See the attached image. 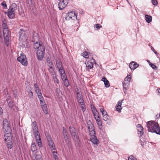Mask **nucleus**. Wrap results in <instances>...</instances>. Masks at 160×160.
I'll use <instances>...</instances> for the list:
<instances>
[{"instance_id":"11","label":"nucleus","mask_w":160,"mask_h":160,"mask_svg":"<svg viewBox=\"0 0 160 160\" xmlns=\"http://www.w3.org/2000/svg\"><path fill=\"white\" fill-rule=\"evenodd\" d=\"M90 141L92 142V145L96 147L99 143L98 140L96 136L94 135H91Z\"/></svg>"},{"instance_id":"42","label":"nucleus","mask_w":160,"mask_h":160,"mask_svg":"<svg viewBox=\"0 0 160 160\" xmlns=\"http://www.w3.org/2000/svg\"><path fill=\"white\" fill-rule=\"evenodd\" d=\"M58 69H59V72L60 74V75H61L62 74H63L64 73H65L64 70L63 69V68L62 67V68H59Z\"/></svg>"},{"instance_id":"52","label":"nucleus","mask_w":160,"mask_h":160,"mask_svg":"<svg viewBox=\"0 0 160 160\" xmlns=\"http://www.w3.org/2000/svg\"><path fill=\"white\" fill-rule=\"evenodd\" d=\"M92 110V112L93 113L96 112V111H98L96 109L95 107L93 106L92 107L91 106Z\"/></svg>"},{"instance_id":"63","label":"nucleus","mask_w":160,"mask_h":160,"mask_svg":"<svg viewBox=\"0 0 160 160\" xmlns=\"http://www.w3.org/2000/svg\"><path fill=\"white\" fill-rule=\"evenodd\" d=\"M153 52L155 54H157V52L155 50H154V51Z\"/></svg>"},{"instance_id":"55","label":"nucleus","mask_w":160,"mask_h":160,"mask_svg":"<svg viewBox=\"0 0 160 160\" xmlns=\"http://www.w3.org/2000/svg\"><path fill=\"white\" fill-rule=\"evenodd\" d=\"M27 3L29 5H31L32 3V0H27Z\"/></svg>"},{"instance_id":"3","label":"nucleus","mask_w":160,"mask_h":160,"mask_svg":"<svg viewBox=\"0 0 160 160\" xmlns=\"http://www.w3.org/2000/svg\"><path fill=\"white\" fill-rule=\"evenodd\" d=\"M5 22V21L3 22L2 27L3 29V32L4 42L7 46L8 47V46L9 41V31Z\"/></svg>"},{"instance_id":"28","label":"nucleus","mask_w":160,"mask_h":160,"mask_svg":"<svg viewBox=\"0 0 160 160\" xmlns=\"http://www.w3.org/2000/svg\"><path fill=\"white\" fill-rule=\"evenodd\" d=\"M56 65L57 68L59 69L62 67V64L60 60H57L56 61Z\"/></svg>"},{"instance_id":"36","label":"nucleus","mask_w":160,"mask_h":160,"mask_svg":"<svg viewBox=\"0 0 160 160\" xmlns=\"http://www.w3.org/2000/svg\"><path fill=\"white\" fill-rule=\"evenodd\" d=\"M96 121L99 127L102 126V122L101 120L100 119L98 120H98H96Z\"/></svg>"},{"instance_id":"41","label":"nucleus","mask_w":160,"mask_h":160,"mask_svg":"<svg viewBox=\"0 0 160 160\" xmlns=\"http://www.w3.org/2000/svg\"><path fill=\"white\" fill-rule=\"evenodd\" d=\"M64 138L65 139V141L66 142L68 143V142H69L68 140V134L63 135Z\"/></svg>"},{"instance_id":"18","label":"nucleus","mask_w":160,"mask_h":160,"mask_svg":"<svg viewBox=\"0 0 160 160\" xmlns=\"http://www.w3.org/2000/svg\"><path fill=\"white\" fill-rule=\"evenodd\" d=\"M138 64L136 63L135 62H132L129 64V67L131 69H135L138 66Z\"/></svg>"},{"instance_id":"46","label":"nucleus","mask_w":160,"mask_h":160,"mask_svg":"<svg viewBox=\"0 0 160 160\" xmlns=\"http://www.w3.org/2000/svg\"><path fill=\"white\" fill-rule=\"evenodd\" d=\"M36 160H42L41 157L40 155H36L35 157Z\"/></svg>"},{"instance_id":"9","label":"nucleus","mask_w":160,"mask_h":160,"mask_svg":"<svg viewBox=\"0 0 160 160\" xmlns=\"http://www.w3.org/2000/svg\"><path fill=\"white\" fill-rule=\"evenodd\" d=\"M36 138V140L39 147L42 146V143L38 131H35L33 132Z\"/></svg>"},{"instance_id":"27","label":"nucleus","mask_w":160,"mask_h":160,"mask_svg":"<svg viewBox=\"0 0 160 160\" xmlns=\"http://www.w3.org/2000/svg\"><path fill=\"white\" fill-rule=\"evenodd\" d=\"M145 20L148 23H150L152 21V18L151 16L148 15H145Z\"/></svg>"},{"instance_id":"24","label":"nucleus","mask_w":160,"mask_h":160,"mask_svg":"<svg viewBox=\"0 0 160 160\" xmlns=\"http://www.w3.org/2000/svg\"><path fill=\"white\" fill-rule=\"evenodd\" d=\"M38 98L41 104H43L44 103V100L42 95V93H41L39 94H37Z\"/></svg>"},{"instance_id":"44","label":"nucleus","mask_w":160,"mask_h":160,"mask_svg":"<svg viewBox=\"0 0 160 160\" xmlns=\"http://www.w3.org/2000/svg\"><path fill=\"white\" fill-rule=\"evenodd\" d=\"M1 5L3 6L4 9H7V6L6 3V2L4 1H3L1 4Z\"/></svg>"},{"instance_id":"51","label":"nucleus","mask_w":160,"mask_h":160,"mask_svg":"<svg viewBox=\"0 0 160 160\" xmlns=\"http://www.w3.org/2000/svg\"><path fill=\"white\" fill-rule=\"evenodd\" d=\"M128 160H136V159L132 156H131L128 158Z\"/></svg>"},{"instance_id":"16","label":"nucleus","mask_w":160,"mask_h":160,"mask_svg":"<svg viewBox=\"0 0 160 160\" xmlns=\"http://www.w3.org/2000/svg\"><path fill=\"white\" fill-rule=\"evenodd\" d=\"M47 65L49 67L48 70L50 72H51L52 70H54V67L52 62L51 61L47 62Z\"/></svg>"},{"instance_id":"57","label":"nucleus","mask_w":160,"mask_h":160,"mask_svg":"<svg viewBox=\"0 0 160 160\" xmlns=\"http://www.w3.org/2000/svg\"><path fill=\"white\" fill-rule=\"evenodd\" d=\"M102 26L100 25L97 24L95 25V27L97 28H100Z\"/></svg>"},{"instance_id":"20","label":"nucleus","mask_w":160,"mask_h":160,"mask_svg":"<svg viewBox=\"0 0 160 160\" xmlns=\"http://www.w3.org/2000/svg\"><path fill=\"white\" fill-rule=\"evenodd\" d=\"M8 9L10 10V11L15 12V11L17 9V5L15 3H12Z\"/></svg>"},{"instance_id":"50","label":"nucleus","mask_w":160,"mask_h":160,"mask_svg":"<svg viewBox=\"0 0 160 160\" xmlns=\"http://www.w3.org/2000/svg\"><path fill=\"white\" fill-rule=\"evenodd\" d=\"M152 2L154 5L156 6L158 4V2L157 0H152Z\"/></svg>"},{"instance_id":"22","label":"nucleus","mask_w":160,"mask_h":160,"mask_svg":"<svg viewBox=\"0 0 160 160\" xmlns=\"http://www.w3.org/2000/svg\"><path fill=\"white\" fill-rule=\"evenodd\" d=\"M102 81L104 82L105 86L106 88H108L110 86V84L108 81L105 78H102Z\"/></svg>"},{"instance_id":"19","label":"nucleus","mask_w":160,"mask_h":160,"mask_svg":"<svg viewBox=\"0 0 160 160\" xmlns=\"http://www.w3.org/2000/svg\"><path fill=\"white\" fill-rule=\"evenodd\" d=\"M137 128L138 131L140 132V133H138V134H140V136H141L143 133V127L140 124H138L137 125Z\"/></svg>"},{"instance_id":"12","label":"nucleus","mask_w":160,"mask_h":160,"mask_svg":"<svg viewBox=\"0 0 160 160\" xmlns=\"http://www.w3.org/2000/svg\"><path fill=\"white\" fill-rule=\"evenodd\" d=\"M5 13L7 14L8 16L10 18H15V12L10 11V10L8 9L7 11L5 12Z\"/></svg>"},{"instance_id":"1","label":"nucleus","mask_w":160,"mask_h":160,"mask_svg":"<svg viewBox=\"0 0 160 160\" xmlns=\"http://www.w3.org/2000/svg\"><path fill=\"white\" fill-rule=\"evenodd\" d=\"M34 48L36 50L37 57L39 60H42L44 56L45 47L36 42L34 43Z\"/></svg>"},{"instance_id":"5","label":"nucleus","mask_w":160,"mask_h":160,"mask_svg":"<svg viewBox=\"0 0 160 160\" xmlns=\"http://www.w3.org/2000/svg\"><path fill=\"white\" fill-rule=\"evenodd\" d=\"M17 60L22 65L27 66L28 65V62L26 56L23 53L20 54V56L17 58Z\"/></svg>"},{"instance_id":"23","label":"nucleus","mask_w":160,"mask_h":160,"mask_svg":"<svg viewBox=\"0 0 160 160\" xmlns=\"http://www.w3.org/2000/svg\"><path fill=\"white\" fill-rule=\"evenodd\" d=\"M34 88L35 92H36L37 94H39L41 93V91L39 88L38 85L37 83L34 84Z\"/></svg>"},{"instance_id":"43","label":"nucleus","mask_w":160,"mask_h":160,"mask_svg":"<svg viewBox=\"0 0 160 160\" xmlns=\"http://www.w3.org/2000/svg\"><path fill=\"white\" fill-rule=\"evenodd\" d=\"M131 79V77L130 75L128 76L126 78H125V81H126L127 82L128 81L129 82L130 81Z\"/></svg>"},{"instance_id":"8","label":"nucleus","mask_w":160,"mask_h":160,"mask_svg":"<svg viewBox=\"0 0 160 160\" xmlns=\"http://www.w3.org/2000/svg\"><path fill=\"white\" fill-rule=\"evenodd\" d=\"M68 0H60L58 6L59 10H62L64 8L68 3Z\"/></svg>"},{"instance_id":"33","label":"nucleus","mask_w":160,"mask_h":160,"mask_svg":"<svg viewBox=\"0 0 160 160\" xmlns=\"http://www.w3.org/2000/svg\"><path fill=\"white\" fill-rule=\"evenodd\" d=\"M93 115L95 119L96 120H98V119H99V112L98 111H96V112L93 113Z\"/></svg>"},{"instance_id":"32","label":"nucleus","mask_w":160,"mask_h":160,"mask_svg":"<svg viewBox=\"0 0 160 160\" xmlns=\"http://www.w3.org/2000/svg\"><path fill=\"white\" fill-rule=\"evenodd\" d=\"M88 131L89 134L90 136L95 134V131L94 127L92 129H88Z\"/></svg>"},{"instance_id":"15","label":"nucleus","mask_w":160,"mask_h":160,"mask_svg":"<svg viewBox=\"0 0 160 160\" xmlns=\"http://www.w3.org/2000/svg\"><path fill=\"white\" fill-rule=\"evenodd\" d=\"M122 101H119L116 106V110L118 112H120L122 109L121 105Z\"/></svg>"},{"instance_id":"39","label":"nucleus","mask_w":160,"mask_h":160,"mask_svg":"<svg viewBox=\"0 0 160 160\" xmlns=\"http://www.w3.org/2000/svg\"><path fill=\"white\" fill-rule=\"evenodd\" d=\"M80 105L82 109V111L83 112H84L86 110V107L85 104H82Z\"/></svg>"},{"instance_id":"40","label":"nucleus","mask_w":160,"mask_h":160,"mask_svg":"<svg viewBox=\"0 0 160 160\" xmlns=\"http://www.w3.org/2000/svg\"><path fill=\"white\" fill-rule=\"evenodd\" d=\"M61 76L62 80L67 79V77L65 73L61 75Z\"/></svg>"},{"instance_id":"30","label":"nucleus","mask_w":160,"mask_h":160,"mask_svg":"<svg viewBox=\"0 0 160 160\" xmlns=\"http://www.w3.org/2000/svg\"><path fill=\"white\" fill-rule=\"evenodd\" d=\"M31 150L32 152L36 151L37 150V147L34 143H32L31 146Z\"/></svg>"},{"instance_id":"53","label":"nucleus","mask_w":160,"mask_h":160,"mask_svg":"<svg viewBox=\"0 0 160 160\" xmlns=\"http://www.w3.org/2000/svg\"><path fill=\"white\" fill-rule=\"evenodd\" d=\"M63 135H65V134H68V133L67 132V131L65 129V128H63Z\"/></svg>"},{"instance_id":"38","label":"nucleus","mask_w":160,"mask_h":160,"mask_svg":"<svg viewBox=\"0 0 160 160\" xmlns=\"http://www.w3.org/2000/svg\"><path fill=\"white\" fill-rule=\"evenodd\" d=\"M77 94V97L78 100L79 99V98H82V95L79 92H77L76 93Z\"/></svg>"},{"instance_id":"35","label":"nucleus","mask_w":160,"mask_h":160,"mask_svg":"<svg viewBox=\"0 0 160 160\" xmlns=\"http://www.w3.org/2000/svg\"><path fill=\"white\" fill-rule=\"evenodd\" d=\"M63 81L64 82V85L66 87H68L69 85V81L68 79H65L63 80Z\"/></svg>"},{"instance_id":"59","label":"nucleus","mask_w":160,"mask_h":160,"mask_svg":"<svg viewBox=\"0 0 160 160\" xmlns=\"http://www.w3.org/2000/svg\"><path fill=\"white\" fill-rule=\"evenodd\" d=\"M3 110L2 108L0 107V114L2 113Z\"/></svg>"},{"instance_id":"61","label":"nucleus","mask_w":160,"mask_h":160,"mask_svg":"<svg viewBox=\"0 0 160 160\" xmlns=\"http://www.w3.org/2000/svg\"><path fill=\"white\" fill-rule=\"evenodd\" d=\"M157 92H158L159 93H160V88L159 89H158L157 90Z\"/></svg>"},{"instance_id":"49","label":"nucleus","mask_w":160,"mask_h":160,"mask_svg":"<svg viewBox=\"0 0 160 160\" xmlns=\"http://www.w3.org/2000/svg\"><path fill=\"white\" fill-rule=\"evenodd\" d=\"M82 55L83 56V57H84V58H88V57H87V56L88 55V53L87 52H83V53H82Z\"/></svg>"},{"instance_id":"62","label":"nucleus","mask_w":160,"mask_h":160,"mask_svg":"<svg viewBox=\"0 0 160 160\" xmlns=\"http://www.w3.org/2000/svg\"><path fill=\"white\" fill-rule=\"evenodd\" d=\"M151 49L153 51H154V50H155L154 49V48H153V47H152V48H151Z\"/></svg>"},{"instance_id":"60","label":"nucleus","mask_w":160,"mask_h":160,"mask_svg":"<svg viewBox=\"0 0 160 160\" xmlns=\"http://www.w3.org/2000/svg\"><path fill=\"white\" fill-rule=\"evenodd\" d=\"M104 110H105L103 108H101L100 109V111L102 113V111H104Z\"/></svg>"},{"instance_id":"31","label":"nucleus","mask_w":160,"mask_h":160,"mask_svg":"<svg viewBox=\"0 0 160 160\" xmlns=\"http://www.w3.org/2000/svg\"><path fill=\"white\" fill-rule=\"evenodd\" d=\"M52 152L53 154V158L55 159V160H58V156H57V152L56 151V150H53V151H52Z\"/></svg>"},{"instance_id":"54","label":"nucleus","mask_w":160,"mask_h":160,"mask_svg":"<svg viewBox=\"0 0 160 160\" xmlns=\"http://www.w3.org/2000/svg\"><path fill=\"white\" fill-rule=\"evenodd\" d=\"M8 105L9 107H12L13 105V103L12 102H9L8 103Z\"/></svg>"},{"instance_id":"26","label":"nucleus","mask_w":160,"mask_h":160,"mask_svg":"<svg viewBox=\"0 0 160 160\" xmlns=\"http://www.w3.org/2000/svg\"><path fill=\"white\" fill-rule=\"evenodd\" d=\"M42 106V108L44 112L46 113L47 114L48 113V111L46 105L44 103L43 104H41Z\"/></svg>"},{"instance_id":"14","label":"nucleus","mask_w":160,"mask_h":160,"mask_svg":"<svg viewBox=\"0 0 160 160\" xmlns=\"http://www.w3.org/2000/svg\"><path fill=\"white\" fill-rule=\"evenodd\" d=\"M51 72H50L51 75L52 76L53 79V80L54 82L55 83H57L58 84L59 83V81L58 79L56 77V75L55 72L54 70H52V71H51Z\"/></svg>"},{"instance_id":"7","label":"nucleus","mask_w":160,"mask_h":160,"mask_svg":"<svg viewBox=\"0 0 160 160\" xmlns=\"http://www.w3.org/2000/svg\"><path fill=\"white\" fill-rule=\"evenodd\" d=\"M9 123L7 120H4L3 122V129L5 133L10 132L11 129L9 126Z\"/></svg>"},{"instance_id":"64","label":"nucleus","mask_w":160,"mask_h":160,"mask_svg":"<svg viewBox=\"0 0 160 160\" xmlns=\"http://www.w3.org/2000/svg\"><path fill=\"white\" fill-rule=\"evenodd\" d=\"M159 118H160V113L159 114Z\"/></svg>"},{"instance_id":"10","label":"nucleus","mask_w":160,"mask_h":160,"mask_svg":"<svg viewBox=\"0 0 160 160\" xmlns=\"http://www.w3.org/2000/svg\"><path fill=\"white\" fill-rule=\"evenodd\" d=\"M69 131L73 139L75 140H78L79 137L78 134L75 131V129L73 127H69Z\"/></svg>"},{"instance_id":"13","label":"nucleus","mask_w":160,"mask_h":160,"mask_svg":"<svg viewBox=\"0 0 160 160\" xmlns=\"http://www.w3.org/2000/svg\"><path fill=\"white\" fill-rule=\"evenodd\" d=\"M67 18H68L69 19H71L73 20H75L77 19L76 14L74 12H68V14Z\"/></svg>"},{"instance_id":"48","label":"nucleus","mask_w":160,"mask_h":160,"mask_svg":"<svg viewBox=\"0 0 160 160\" xmlns=\"http://www.w3.org/2000/svg\"><path fill=\"white\" fill-rule=\"evenodd\" d=\"M28 96L29 97L31 98H33V95L32 91H30L28 92Z\"/></svg>"},{"instance_id":"37","label":"nucleus","mask_w":160,"mask_h":160,"mask_svg":"<svg viewBox=\"0 0 160 160\" xmlns=\"http://www.w3.org/2000/svg\"><path fill=\"white\" fill-rule=\"evenodd\" d=\"M148 62H149V65L150 66L154 69H157V67L154 64L152 63L150 61H148Z\"/></svg>"},{"instance_id":"2","label":"nucleus","mask_w":160,"mask_h":160,"mask_svg":"<svg viewBox=\"0 0 160 160\" xmlns=\"http://www.w3.org/2000/svg\"><path fill=\"white\" fill-rule=\"evenodd\" d=\"M149 132H154L160 134V127L158 123L153 121H151L147 122V125Z\"/></svg>"},{"instance_id":"58","label":"nucleus","mask_w":160,"mask_h":160,"mask_svg":"<svg viewBox=\"0 0 160 160\" xmlns=\"http://www.w3.org/2000/svg\"><path fill=\"white\" fill-rule=\"evenodd\" d=\"M47 63L51 61L49 57H47L46 58Z\"/></svg>"},{"instance_id":"6","label":"nucleus","mask_w":160,"mask_h":160,"mask_svg":"<svg viewBox=\"0 0 160 160\" xmlns=\"http://www.w3.org/2000/svg\"><path fill=\"white\" fill-rule=\"evenodd\" d=\"M48 144L51 151L55 150V146L53 141L52 140L51 136L49 135L47 136Z\"/></svg>"},{"instance_id":"45","label":"nucleus","mask_w":160,"mask_h":160,"mask_svg":"<svg viewBox=\"0 0 160 160\" xmlns=\"http://www.w3.org/2000/svg\"><path fill=\"white\" fill-rule=\"evenodd\" d=\"M103 120L105 121H107L109 118V116L108 115L103 116Z\"/></svg>"},{"instance_id":"21","label":"nucleus","mask_w":160,"mask_h":160,"mask_svg":"<svg viewBox=\"0 0 160 160\" xmlns=\"http://www.w3.org/2000/svg\"><path fill=\"white\" fill-rule=\"evenodd\" d=\"M86 67L87 68V70L88 71L90 69L92 68L93 67V64L92 62L88 61L86 62H85Z\"/></svg>"},{"instance_id":"17","label":"nucleus","mask_w":160,"mask_h":160,"mask_svg":"<svg viewBox=\"0 0 160 160\" xmlns=\"http://www.w3.org/2000/svg\"><path fill=\"white\" fill-rule=\"evenodd\" d=\"M129 84V82H128V81L127 82L126 81H125V80H124V82L122 83L123 90L125 93H126V92L127 90V87Z\"/></svg>"},{"instance_id":"25","label":"nucleus","mask_w":160,"mask_h":160,"mask_svg":"<svg viewBox=\"0 0 160 160\" xmlns=\"http://www.w3.org/2000/svg\"><path fill=\"white\" fill-rule=\"evenodd\" d=\"M32 128L33 132L38 131V126L36 121H34L32 123Z\"/></svg>"},{"instance_id":"34","label":"nucleus","mask_w":160,"mask_h":160,"mask_svg":"<svg viewBox=\"0 0 160 160\" xmlns=\"http://www.w3.org/2000/svg\"><path fill=\"white\" fill-rule=\"evenodd\" d=\"M19 34L20 38H22L24 36V31L23 30L20 29V31H19Z\"/></svg>"},{"instance_id":"29","label":"nucleus","mask_w":160,"mask_h":160,"mask_svg":"<svg viewBox=\"0 0 160 160\" xmlns=\"http://www.w3.org/2000/svg\"><path fill=\"white\" fill-rule=\"evenodd\" d=\"M87 125L88 129H92L94 127V125L90 120L88 121L87 122Z\"/></svg>"},{"instance_id":"56","label":"nucleus","mask_w":160,"mask_h":160,"mask_svg":"<svg viewBox=\"0 0 160 160\" xmlns=\"http://www.w3.org/2000/svg\"><path fill=\"white\" fill-rule=\"evenodd\" d=\"M102 116H105V115H107V112L104 110V111H103V112L102 111Z\"/></svg>"},{"instance_id":"47","label":"nucleus","mask_w":160,"mask_h":160,"mask_svg":"<svg viewBox=\"0 0 160 160\" xmlns=\"http://www.w3.org/2000/svg\"><path fill=\"white\" fill-rule=\"evenodd\" d=\"M78 102L79 103V105H80L82 104H83L84 103V100L82 98L81 99L79 98L78 100Z\"/></svg>"},{"instance_id":"4","label":"nucleus","mask_w":160,"mask_h":160,"mask_svg":"<svg viewBox=\"0 0 160 160\" xmlns=\"http://www.w3.org/2000/svg\"><path fill=\"white\" fill-rule=\"evenodd\" d=\"M4 138L8 148L10 149L12 148V136L10 132L5 133Z\"/></svg>"}]
</instances>
